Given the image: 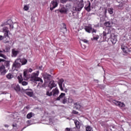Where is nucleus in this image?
Masks as SVG:
<instances>
[{
  "instance_id": "f257e3e1",
  "label": "nucleus",
  "mask_w": 131,
  "mask_h": 131,
  "mask_svg": "<svg viewBox=\"0 0 131 131\" xmlns=\"http://www.w3.org/2000/svg\"><path fill=\"white\" fill-rule=\"evenodd\" d=\"M28 61L26 58H18L16 59L15 61L13 62L12 67L13 70H17V69H19L21 68V66L23 65H26Z\"/></svg>"
},
{
  "instance_id": "f03ea898",
  "label": "nucleus",
  "mask_w": 131,
  "mask_h": 131,
  "mask_svg": "<svg viewBox=\"0 0 131 131\" xmlns=\"http://www.w3.org/2000/svg\"><path fill=\"white\" fill-rule=\"evenodd\" d=\"M83 7H84L83 0H79L77 6L73 8V10L76 11V12H80V11L82 10Z\"/></svg>"
},
{
  "instance_id": "7ed1b4c3",
  "label": "nucleus",
  "mask_w": 131,
  "mask_h": 131,
  "mask_svg": "<svg viewBox=\"0 0 131 131\" xmlns=\"http://www.w3.org/2000/svg\"><path fill=\"white\" fill-rule=\"evenodd\" d=\"M66 94L62 93L60 95L56 98V101H61V103L62 104H66L67 103V98H66Z\"/></svg>"
},
{
  "instance_id": "20e7f679",
  "label": "nucleus",
  "mask_w": 131,
  "mask_h": 131,
  "mask_svg": "<svg viewBox=\"0 0 131 131\" xmlns=\"http://www.w3.org/2000/svg\"><path fill=\"white\" fill-rule=\"evenodd\" d=\"M58 2H59V0H53L51 4H50V10L51 11H53L55 8H56V7H58Z\"/></svg>"
},
{
  "instance_id": "39448f33",
  "label": "nucleus",
  "mask_w": 131,
  "mask_h": 131,
  "mask_svg": "<svg viewBox=\"0 0 131 131\" xmlns=\"http://www.w3.org/2000/svg\"><path fill=\"white\" fill-rule=\"evenodd\" d=\"M85 11L90 12V11H92L91 9V2L90 1H87L85 2V6L84 7Z\"/></svg>"
},
{
  "instance_id": "423d86ee",
  "label": "nucleus",
  "mask_w": 131,
  "mask_h": 131,
  "mask_svg": "<svg viewBox=\"0 0 131 131\" xmlns=\"http://www.w3.org/2000/svg\"><path fill=\"white\" fill-rule=\"evenodd\" d=\"M17 79L18 80L19 83H21L22 85H27L28 82L26 81H23V77H22V74H20L17 77Z\"/></svg>"
},
{
  "instance_id": "0eeeda50",
  "label": "nucleus",
  "mask_w": 131,
  "mask_h": 131,
  "mask_svg": "<svg viewBox=\"0 0 131 131\" xmlns=\"http://www.w3.org/2000/svg\"><path fill=\"white\" fill-rule=\"evenodd\" d=\"M38 79V73H34L31 76V81L33 82H36Z\"/></svg>"
},
{
  "instance_id": "6e6552de",
  "label": "nucleus",
  "mask_w": 131,
  "mask_h": 131,
  "mask_svg": "<svg viewBox=\"0 0 131 131\" xmlns=\"http://www.w3.org/2000/svg\"><path fill=\"white\" fill-rule=\"evenodd\" d=\"M22 90H23V93H25V94H26V95L29 96V97H32L33 96V92L28 91H32V90H31V89H26L25 90V89L22 88Z\"/></svg>"
},
{
  "instance_id": "1a4fd4ad",
  "label": "nucleus",
  "mask_w": 131,
  "mask_h": 131,
  "mask_svg": "<svg viewBox=\"0 0 131 131\" xmlns=\"http://www.w3.org/2000/svg\"><path fill=\"white\" fill-rule=\"evenodd\" d=\"M113 103L115 104V105H116V106H118V107H120L121 108H123L125 106V104L123 102H121L120 101H117L116 100H113Z\"/></svg>"
},
{
  "instance_id": "9d476101",
  "label": "nucleus",
  "mask_w": 131,
  "mask_h": 131,
  "mask_svg": "<svg viewBox=\"0 0 131 131\" xmlns=\"http://www.w3.org/2000/svg\"><path fill=\"white\" fill-rule=\"evenodd\" d=\"M7 73V70L4 65L0 66V75H6Z\"/></svg>"
},
{
  "instance_id": "9b49d317",
  "label": "nucleus",
  "mask_w": 131,
  "mask_h": 131,
  "mask_svg": "<svg viewBox=\"0 0 131 131\" xmlns=\"http://www.w3.org/2000/svg\"><path fill=\"white\" fill-rule=\"evenodd\" d=\"M42 76L46 81H49V80H51V78H52V75L47 73H43Z\"/></svg>"
},
{
  "instance_id": "f8f14e48",
  "label": "nucleus",
  "mask_w": 131,
  "mask_h": 131,
  "mask_svg": "<svg viewBox=\"0 0 131 131\" xmlns=\"http://www.w3.org/2000/svg\"><path fill=\"white\" fill-rule=\"evenodd\" d=\"M121 49L122 50L123 53H124L125 54H128L129 52H131L130 49H129L127 47L124 46L123 45H121Z\"/></svg>"
},
{
  "instance_id": "ddd939ff",
  "label": "nucleus",
  "mask_w": 131,
  "mask_h": 131,
  "mask_svg": "<svg viewBox=\"0 0 131 131\" xmlns=\"http://www.w3.org/2000/svg\"><path fill=\"white\" fill-rule=\"evenodd\" d=\"M84 29L88 33H91L93 31V28L92 27V25H90L85 26Z\"/></svg>"
},
{
  "instance_id": "4468645a",
  "label": "nucleus",
  "mask_w": 131,
  "mask_h": 131,
  "mask_svg": "<svg viewBox=\"0 0 131 131\" xmlns=\"http://www.w3.org/2000/svg\"><path fill=\"white\" fill-rule=\"evenodd\" d=\"M52 96L53 97H57L58 95H59V90L57 88H56L55 89H53L52 91Z\"/></svg>"
},
{
  "instance_id": "2eb2a0df",
  "label": "nucleus",
  "mask_w": 131,
  "mask_h": 131,
  "mask_svg": "<svg viewBox=\"0 0 131 131\" xmlns=\"http://www.w3.org/2000/svg\"><path fill=\"white\" fill-rule=\"evenodd\" d=\"M48 86L50 90H52L53 88H56V86H57V84L55 83V81H51L49 83V84L48 85Z\"/></svg>"
},
{
  "instance_id": "dca6fc26",
  "label": "nucleus",
  "mask_w": 131,
  "mask_h": 131,
  "mask_svg": "<svg viewBox=\"0 0 131 131\" xmlns=\"http://www.w3.org/2000/svg\"><path fill=\"white\" fill-rule=\"evenodd\" d=\"M63 81H64V79H63V78L59 79L58 81V85L60 88V89L61 91H63V87L62 86V84H63Z\"/></svg>"
},
{
  "instance_id": "f3484780",
  "label": "nucleus",
  "mask_w": 131,
  "mask_h": 131,
  "mask_svg": "<svg viewBox=\"0 0 131 131\" xmlns=\"http://www.w3.org/2000/svg\"><path fill=\"white\" fill-rule=\"evenodd\" d=\"M112 43L113 45H115L117 42V36L116 35H114L111 39Z\"/></svg>"
},
{
  "instance_id": "a211bd4d",
  "label": "nucleus",
  "mask_w": 131,
  "mask_h": 131,
  "mask_svg": "<svg viewBox=\"0 0 131 131\" xmlns=\"http://www.w3.org/2000/svg\"><path fill=\"white\" fill-rule=\"evenodd\" d=\"M14 90L17 93H19V92H23V90L21 89L19 84L16 85L15 87H14Z\"/></svg>"
},
{
  "instance_id": "6ab92c4d",
  "label": "nucleus",
  "mask_w": 131,
  "mask_h": 131,
  "mask_svg": "<svg viewBox=\"0 0 131 131\" xmlns=\"http://www.w3.org/2000/svg\"><path fill=\"white\" fill-rule=\"evenodd\" d=\"M110 33H111V31L110 30H108L107 32V31H103L102 33L103 37H105V38H106V36H107V34H110Z\"/></svg>"
},
{
  "instance_id": "aec40b11",
  "label": "nucleus",
  "mask_w": 131,
  "mask_h": 131,
  "mask_svg": "<svg viewBox=\"0 0 131 131\" xmlns=\"http://www.w3.org/2000/svg\"><path fill=\"white\" fill-rule=\"evenodd\" d=\"M24 80H28L29 79V76L27 75V71L24 72Z\"/></svg>"
},
{
  "instance_id": "412c9836",
  "label": "nucleus",
  "mask_w": 131,
  "mask_h": 131,
  "mask_svg": "<svg viewBox=\"0 0 131 131\" xmlns=\"http://www.w3.org/2000/svg\"><path fill=\"white\" fill-rule=\"evenodd\" d=\"M1 53H6V50H3V51H2L0 49V57H2V58H4V59H5V60H6V59L8 58V57H7V56L4 54H3Z\"/></svg>"
},
{
  "instance_id": "4be33fe9",
  "label": "nucleus",
  "mask_w": 131,
  "mask_h": 131,
  "mask_svg": "<svg viewBox=\"0 0 131 131\" xmlns=\"http://www.w3.org/2000/svg\"><path fill=\"white\" fill-rule=\"evenodd\" d=\"M74 106L77 110H79L81 108V104L76 102L74 103Z\"/></svg>"
},
{
  "instance_id": "5701e85b",
  "label": "nucleus",
  "mask_w": 131,
  "mask_h": 131,
  "mask_svg": "<svg viewBox=\"0 0 131 131\" xmlns=\"http://www.w3.org/2000/svg\"><path fill=\"white\" fill-rule=\"evenodd\" d=\"M59 12L61 14H66L67 13V10L65 8H62L59 10Z\"/></svg>"
},
{
  "instance_id": "b1692460",
  "label": "nucleus",
  "mask_w": 131,
  "mask_h": 131,
  "mask_svg": "<svg viewBox=\"0 0 131 131\" xmlns=\"http://www.w3.org/2000/svg\"><path fill=\"white\" fill-rule=\"evenodd\" d=\"M104 26L106 27H111L112 26V24L110 21H106L104 24Z\"/></svg>"
},
{
  "instance_id": "393cba45",
  "label": "nucleus",
  "mask_w": 131,
  "mask_h": 131,
  "mask_svg": "<svg viewBox=\"0 0 131 131\" xmlns=\"http://www.w3.org/2000/svg\"><path fill=\"white\" fill-rule=\"evenodd\" d=\"M14 77V76L12 73H9L7 75H6V78L7 79H12Z\"/></svg>"
},
{
  "instance_id": "a878e982",
  "label": "nucleus",
  "mask_w": 131,
  "mask_h": 131,
  "mask_svg": "<svg viewBox=\"0 0 131 131\" xmlns=\"http://www.w3.org/2000/svg\"><path fill=\"white\" fill-rule=\"evenodd\" d=\"M12 54L13 57H16L18 54H19V51H15V50H12Z\"/></svg>"
},
{
  "instance_id": "bb28decb",
  "label": "nucleus",
  "mask_w": 131,
  "mask_h": 131,
  "mask_svg": "<svg viewBox=\"0 0 131 131\" xmlns=\"http://www.w3.org/2000/svg\"><path fill=\"white\" fill-rule=\"evenodd\" d=\"M74 122L76 125V127H77V128H79V127H80V123L79 121L75 120Z\"/></svg>"
},
{
  "instance_id": "cd10ccee",
  "label": "nucleus",
  "mask_w": 131,
  "mask_h": 131,
  "mask_svg": "<svg viewBox=\"0 0 131 131\" xmlns=\"http://www.w3.org/2000/svg\"><path fill=\"white\" fill-rule=\"evenodd\" d=\"M46 95H47L48 97H52V96H53L52 91L51 92L50 90H47Z\"/></svg>"
},
{
  "instance_id": "c85d7f7f",
  "label": "nucleus",
  "mask_w": 131,
  "mask_h": 131,
  "mask_svg": "<svg viewBox=\"0 0 131 131\" xmlns=\"http://www.w3.org/2000/svg\"><path fill=\"white\" fill-rule=\"evenodd\" d=\"M65 131H76V128H75V127H73V128L67 127L65 129Z\"/></svg>"
},
{
  "instance_id": "c756f323",
  "label": "nucleus",
  "mask_w": 131,
  "mask_h": 131,
  "mask_svg": "<svg viewBox=\"0 0 131 131\" xmlns=\"http://www.w3.org/2000/svg\"><path fill=\"white\" fill-rule=\"evenodd\" d=\"M3 32L6 33V32H10V31L9 30V28L8 27H4L3 29Z\"/></svg>"
},
{
  "instance_id": "7c9ffc66",
  "label": "nucleus",
  "mask_w": 131,
  "mask_h": 131,
  "mask_svg": "<svg viewBox=\"0 0 131 131\" xmlns=\"http://www.w3.org/2000/svg\"><path fill=\"white\" fill-rule=\"evenodd\" d=\"M100 36L99 35H97L96 36L93 35V38L92 39V40H98L99 39V38Z\"/></svg>"
},
{
  "instance_id": "2f4dec72",
  "label": "nucleus",
  "mask_w": 131,
  "mask_h": 131,
  "mask_svg": "<svg viewBox=\"0 0 131 131\" xmlns=\"http://www.w3.org/2000/svg\"><path fill=\"white\" fill-rule=\"evenodd\" d=\"M113 8H108L107 11L110 15H112V14H113Z\"/></svg>"
},
{
  "instance_id": "473e14b6",
  "label": "nucleus",
  "mask_w": 131,
  "mask_h": 131,
  "mask_svg": "<svg viewBox=\"0 0 131 131\" xmlns=\"http://www.w3.org/2000/svg\"><path fill=\"white\" fill-rule=\"evenodd\" d=\"M33 115V113H30L27 114V118H28V119H30V118H31V117H32Z\"/></svg>"
},
{
  "instance_id": "72a5a7b5",
  "label": "nucleus",
  "mask_w": 131,
  "mask_h": 131,
  "mask_svg": "<svg viewBox=\"0 0 131 131\" xmlns=\"http://www.w3.org/2000/svg\"><path fill=\"white\" fill-rule=\"evenodd\" d=\"M123 6H124V3L121 2V3H120V4L118 6H117V7H119V9L121 10L122 9V7H123Z\"/></svg>"
},
{
  "instance_id": "f704fd0d",
  "label": "nucleus",
  "mask_w": 131,
  "mask_h": 131,
  "mask_svg": "<svg viewBox=\"0 0 131 131\" xmlns=\"http://www.w3.org/2000/svg\"><path fill=\"white\" fill-rule=\"evenodd\" d=\"M103 11V14L105 17H106L107 16V8H104L102 9Z\"/></svg>"
},
{
  "instance_id": "c9c22d12",
  "label": "nucleus",
  "mask_w": 131,
  "mask_h": 131,
  "mask_svg": "<svg viewBox=\"0 0 131 131\" xmlns=\"http://www.w3.org/2000/svg\"><path fill=\"white\" fill-rule=\"evenodd\" d=\"M86 131H93V128L91 126H88L86 127Z\"/></svg>"
},
{
  "instance_id": "e433bc0d",
  "label": "nucleus",
  "mask_w": 131,
  "mask_h": 131,
  "mask_svg": "<svg viewBox=\"0 0 131 131\" xmlns=\"http://www.w3.org/2000/svg\"><path fill=\"white\" fill-rule=\"evenodd\" d=\"M10 50H11V48L7 46V47H6V48H5V53H6H6H9V52H10Z\"/></svg>"
},
{
  "instance_id": "4c0bfd02",
  "label": "nucleus",
  "mask_w": 131,
  "mask_h": 131,
  "mask_svg": "<svg viewBox=\"0 0 131 131\" xmlns=\"http://www.w3.org/2000/svg\"><path fill=\"white\" fill-rule=\"evenodd\" d=\"M24 10L25 11H28V10H29V6L27 5H25L24 7Z\"/></svg>"
},
{
  "instance_id": "58836bf2",
  "label": "nucleus",
  "mask_w": 131,
  "mask_h": 131,
  "mask_svg": "<svg viewBox=\"0 0 131 131\" xmlns=\"http://www.w3.org/2000/svg\"><path fill=\"white\" fill-rule=\"evenodd\" d=\"M4 38H6V37H9V32L4 33Z\"/></svg>"
},
{
  "instance_id": "ea45409f",
  "label": "nucleus",
  "mask_w": 131,
  "mask_h": 131,
  "mask_svg": "<svg viewBox=\"0 0 131 131\" xmlns=\"http://www.w3.org/2000/svg\"><path fill=\"white\" fill-rule=\"evenodd\" d=\"M5 65L6 67H10V61H6L5 62Z\"/></svg>"
},
{
  "instance_id": "a19ab883",
  "label": "nucleus",
  "mask_w": 131,
  "mask_h": 131,
  "mask_svg": "<svg viewBox=\"0 0 131 131\" xmlns=\"http://www.w3.org/2000/svg\"><path fill=\"white\" fill-rule=\"evenodd\" d=\"M81 41H82V42H84L85 43H89V40L85 39L81 40Z\"/></svg>"
},
{
  "instance_id": "79ce46f5",
  "label": "nucleus",
  "mask_w": 131,
  "mask_h": 131,
  "mask_svg": "<svg viewBox=\"0 0 131 131\" xmlns=\"http://www.w3.org/2000/svg\"><path fill=\"white\" fill-rule=\"evenodd\" d=\"M37 81H40V83H42V82H43V81H42V79L39 77L38 78V80Z\"/></svg>"
},
{
  "instance_id": "37998d69",
  "label": "nucleus",
  "mask_w": 131,
  "mask_h": 131,
  "mask_svg": "<svg viewBox=\"0 0 131 131\" xmlns=\"http://www.w3.org/2000/svg\"><path fill=\"white\" fill-rule=\"evenodd\" d=\"M68 102L69 103H72V102H73V100L71 98H69L68 100Z\"/></svg>"
},
{
  "instance_id": "c03bdc74",
  "label": "nucleus",
  "mask_w": 131,
  "mask_h": 131,
  "mask_svg": "<svg viewBox=\"0 0 131 131\" xmlns=\"http://www.w3.org/2000/svg\"><path fill=\"white\" fill-rule=\"evenodd\" d=\"M63 28L65 29L66 31H67V28L66 27V25L65 24H63Z\"/></svg>"
},
{
  "instance_id": "a18cd8bd",
  "label": "nucleus",
  "mask_w": 131,
  "mask_h": 131,
  "mask_svg": "<svg viewBox=\"0 0 131 131\" xmlns=\"http://www.w3.org/2000/svg\"><path fill=\"white\" fill-rule=\"evenodd\" d=\"M73 114H78V112H77L76 111L73 110L72 112Z\"/></svg>"
},
{
  "instance_id": "49530a36",
  "label": "nucleus",
  "mask_w": 131,
  "mask_h": 131,
  "mask_svg": "<svg viewBox=\"0 0 131 131\" xmlns=\"http://www.w3.org/2000/svg\"><path fill=\"white\" fill-rule=\"evenodd\" d=\"M74 14V12H71L69 13V17H72L73 16V14Z\"/></svg>"
},
{
  "instance_id": "de8ad7c7",
  "label": "nucleus",
  "mask_w": 131,
  "mask_h": 131,
  "mask_svg": "<svg viewBox=\"0 0 131 131\" xmlns=\"http://www.w3.org/2000/svg\"><path fill=\"white\" fill-rule=\"evenodd\" d=\"M92 33H94V32L96 33L97 30H95L94 29H92V31H91Z\"/></svg>"
},
{
  "instance_id": "09e8293b",
  "label": "nucleus",
  "mask_w": 131,
  "mask_h": 131,
  "mask_svg": "<svg viewBox=\"0 0 131 131\" xmlns=\"http://www.w3.org/2000/svg\"><path fill=\"white\" fill-rule=\"evenodd\" d=\"M9 26L10 29H13V28H14V26H13V25H9Z\"/></svg>"
},
{
  "instance_id": "8fccbe9b",
  "label": "nucleus",
  "mask_w": 131,
  "mask_h": 131,
  "mask_svg": "<svg viewBox=\"0 0 131 131\" xmlns=\"http://www.w3.org/2000/svg\"><path fill=\"white\" fill-rule=\"evenodd\" d=\"M12 126L13 127H17V124H16V123H15V124H13L12 125Z\"/></svg>"
},
{
  "instance_id": "3c124183",
  "label": "nucleus",
  "mask_w": 131,
  "mask_h": 131,
  "mask_svg": "<svg viewBox=\"0 0 131 131\" xmlns=\"http://www.w3.org/2000/svg\"><path fill=\"white\" fill-rule=\"evenodd\" d=\"M27 122L28 123V125L27 126H29V125H30V121L28 120Z\"/></svg>"
},
{
  "instance_id": "603ef678",
  "label": "nucleus",
  "mask_w": 131,
  "mask_h": 131,
  "mask_svg": "<svg viewBox=\"0 0 131 131\" xmlns=\"http://www.w3.org/2000/svg\"><path fill=\"white\" fill-rule=\"evenodd\" d=\"M4 39V36L0 35V40H3Z\"/></svg>"
},
{
  "instance_id": "864d4df0",
  "label": "nucleus",
  "mask_w": 131,
  "mask_h": 131,
  "mask_svg": "<svg viewBox=\"0 0 131 131\" xmlns=\"http://www.w3.org/2000/svg\"><path fill=\"white\" fill-rule=\"evenodd\" d=\"M80 43L81 44V46L83 49H85V46L82 47V43H81V42H80Z\"/></svg>"
},
{
  "instance_id": "5fc2aeb1",
  "label": "nucleus",
  "mask_w": 131,
  "mask_h": 131,
  "mask_svg": "<svg viewBox=\"0 0 131 131\" xmlns=\"http://www.w3.org/2000/svg\"><path fill=\"white\" fill-rule=\"evenodd\" d=\"M5 61H6L5 59H0V62H5Z\"/></svg>"
},
{
  "instance_id": "6e6d98bb",
  "label": "nucleus",
  "mask_w": 131,
  "mask_h": 131,
  "mask_svg": "<svg viewBox=\"0 0 131 131\" xmlns=\"http://www.w3.org/2000/svg\"><path fill=\"white\" fill-rule=\"evenodd\" d=\"M5 127H9V125L8 124H5L4 125Z\"/></svg>"
},
{
  "instance_id": "4d7b16f0",
  "label": "nucleus",
  "mask_w": 131,
  "mask_h": 131,
  "mask_svg": "<svg viewBox=\"0 0 131 131\" xmlns=\"http://www.w3.org/2000/svg\"><path fill=\"white\" fill-rule=\"evenodd\" d=\"M25 108H26V109H29V105H28V106L25 107Z\"/></svg>"
},
{
  "instance_id": "13d9d810",
  "label": "nucleus",
  "mask_w": 131,
  "mask_h": 131,
  "mask_svg": "<svg viewBox=\"0 0 131 131\" xmlns=\"http://www.w3.org/2000/svg\"><path fill=\"white\" fill-rule=\"evenodd\" d=\"M26 127H27V126H25V127L23 128L21 131H23L25 128H26Z\"/></svg>"
},
{
  "instance_id": "bf43d9fd",
  "label": "nucleus",
  "mask_w": 131,
  "mask_h": 131,
  "mask_svg": "<svg viewBox=\"0 0 131 131\" xmlns=\"http://www.w3.org/2000/svg\"><path fill=\"white\" fill-rule=\"evenodd\" d=\"M29 72H32V69H30Z\"/></svg>"
},
{
  "instance_id": "052dcab7",
  "label": "nucleus",
  "mask_w": 131,
  "mask_h": 131,
  "mask_svg": "<svg viewBox=\"0 0 131 131\" xmlns=\"http://www.w3.org/2000/svg\"><path fill=\"white\" fill-rule=\"evenodd\" d=\"M42 68V66H40L39 67V69H40V70H41Z\"/></svg>"
},
{
  "instance_id": "680f3d73",
  "label": "nucleus",
  "mask_w": 131,
  "mask_h": 131,
  "mask_svg": "<svg viewBox=\"0 0 131 131\" xmlns=\"http://www.w3.org/2000/svg\"><path fill=\"white\" fill-rule=\"evenodd\" d=\"M9 22H11V20H8L7 21V24H9Z\"/></svg>"
},
{
  "instance_id": "e2e57ef3",
  "label": "nucleus",
  "mask_w": 131,
  "mask_h": 131,
  "mask_svg": "<svg viewBox=\"0 0 131 131\" xmlns=\"http://www.w3.org/2000/svg\"><path fill=\"white\" fill-rule=\"evenodd\" d=\"M102 18H103V17L100 18V21H104V20H102Z\"/></svg>"
},
{
  "instance_id": "0e129e2a",
  "label": "nucleus",
  "mask_w": 131,
  "mask_h": 131,
  "mask_svg": "<svg viewBox=\"0 0 131 131\" xmlns=\"http://www.w3.org/2000/svg\"><path fill=\"white\" fill-rule=\"evenodd\" d=\"M64 92H65L66 93H67V89H66V90H64Z\"/></svg>"
},
{
  "instance_id": "69168bd1",
  "label": "nucleus",
  "mask_w": 131,
  "mask_h": 131,
  "mask_svg": "<svg viewBox=\"0 0 131 131\" xmlns=\"http://www.w3.org/2000/svg\"><path fill=\"white\" fill-rule=\"evenodd\" d=\"M113 128H115V126H113Z\"/></svg>"
},
{
  "instance_id": "338daca9",
  "label": "nucleus",
  "mask_w": 131,
  "mask_h": 131,
  "mask_svg": "<svg viewBox=\"0 0 131 131\" xmlns=\"http://www.w3.org/2000/svg\"><path fill=\"white\" fill-rule=\"evenodd\" d=\"M6 42H10V41H7Z\"/></svg>"
},
{
  "instance_id": "774afa93",
  "label": "nucleus",
  "mask_w": 131,
  "mask_h": 131,
  "mask_svg": "<svg viewBox=\"0 0 131 131\" xmlns=\"http://www.w3.org/2000/svg\"><path fill=\"white\" fill-rule=\"evenodd\" d=\"M91 1V2H93L94 0H90Z\"/></svg>"
}]
</instances>
